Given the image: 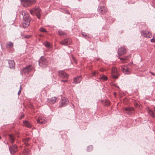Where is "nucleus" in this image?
Returning <instances> with one entry per match:
<instances>
[{
	"label": "nucleus",
	"mask_w": 155,
	"mask_h": 155,
	"mask_svg": "<svg viewBox=\"0 0 155 155\" xmlns=\"http://www.w3.org/2000/svg\"><path fill=\"white\" fill-rule=\"evenodd\" d=\"M22 15H23L22 25L24 28L28 27L30 25V19L28 13L25 12H22Z\"/></svg>",
	"instance_id": "1"
},
{
	"label": "nucleus",
	"mask_w": 155,
	"mask_h": 155,
	"mask_svg": "<svg viewBox=\"0 0 155 155\" xmlns=\"http://www.w3.org/2000/svg\"><path fill=\"white\" fill-rule=\"evenodd\" d=\"M33 67L32 65H28L26 67L23 68L21 71V74L22 75L24 74H27L31 71V70L33 69Z\"/></svg>",
	"instance_id": "2"
},
{
	"label": "nucleus",
	"mask_w": 155,
	"mask_h": 155,
	"mask_svg": "<svg viewBox=\"0 0 155 155\" xmlns=\"http://www.w3.org/2000/svg\"><path fill=\"white\" fill-rule=\"evenodd\" d=\"M30 12L31 15H33V13H34L38 19L40 18L41 10L39 8L35 7L33 8L30 11Z\"/></svg>",
	"instance_id": "3"
},
{
	"label": "nucleus",
	"mask_w": 155,
	"mask_h": 155,
	"mask_svg": "<svg viewBox=\"0 0 155 155\" xmlns=\"http://www.w3.org/2000/svg\"><path fill=\"white\" fill-rule=\"evenodd\" d=\"M38 63L39 66L43 68L45 67L48 64V62L47 60L43 57L41 58L39 61Z\"/></svg>",
	"instance_id": "4"
},
{
	"label": "nucleus",
	"mask_w": 155,
	"mask_h": 155,
	"mask_svg": "<svg viewBox=\"0 0 155 155\" xmlns=\"http://www.w3.org/2000/svg\"><path fill=\"white\" fill-rule=\"evenodd\" d=\"M22 5L25 7L29 6L33 4L35 0H21Z\"/></svg>",
	"instance_id": "5"
},
{
	"label": "nucleus",
	"mask_w": 155,
	"mask_h": 155,
	"mask_svg": "<svg viewBox=\"0 0 155 155\" xmlns=\"http://www.w3.org/2000/svg\"><path fill=\"white\" fill-rule=\"evenodd\" d=\"M121 70L125 74H129L131 73V68H130L127 67L126 66H122L121 67Z\"/></svg>",
	"instance_id": "6"
},
{
	"label": "nucleus",
	"mask_w": 155,
	"mask_h": 155,
	"mask_svg": "<svg viewBox=\"0 0 155 155\" xmlns=\"http://www.w3.org/2000/svg\"><path fill=\"white\" fill-rule=\"evenodd\" d=\"M10 152L11 154H14L17 151V147L15 144L9 147Z\"/></svg>",
	"instance_id": "7"
},
{
	"label": "nucleus",
	"mask_w": 155,
	"mask_h": 155,
	"mask_svg": "<svg viewBox=\"0 0 155 155\" xmlns=\"http://www.w3.org/2000/svg\"><path fill=\"white\" fill-rule=\"evenodd\" d=\"M68 99L65 97L62 98L60 102V106L63 107L65 106L68 104Z\"/></svg>",
	"instance_id": "8"
},
{
	"label": "nucleus",
	"mask_w": 155,
	"mask_h": 155,
	"mask_svg": "<svg viewBox=\"0 0 155 155\" xmlns=\"http://www.w3.org/2000/svg\"><path fill=\"white\" fill-rule=\"evenodd\" d=\"M71 43V40L70 38L64 39L60 42V44L64 45H68L70 44Z\"/></svg>",
	"instance_id": "9"
},
{
	"label": "nucleus",
	"mask_w": 155,
	"mask_h": 155,
	"mask_svg": "<svg viewBox=\"0 0 155 155\" xmlns=\"http://www.w3.org/2000/svg\"><path fill=\"white\" fill-rule=\"evenodd\" d=\"M141 35L146 38H150L152 36L151 34L147 30H143L141 31Z\"/></svg>",
	"instance_id": "10"
},
{
	"label": "nucleus",
	"mask_w": 155,
	"mask_h": 155,
	"mask_svg": "<svg viewBox=\"0 0 155 155\" xmlns=\"http://www.w3.org/2000/svg\"><path fill=\"white\" fill-rule=\"evenodd\" d=\"M58 74L59 77L62 78L67 79L68 77V75L64 71H59Z\"/></svg>",
	"instance_id": "11"
},
{
	"label": "nucleus",
	"mask_w": 155,
	"mask_h": 155,
	"mask_svg": "<svg viewBox=\"0 0 155 155\" xmlns=\"http://www.w3.org/2000/svg\"><path fill=\"white\" fill-rule=\"evenodd\" d=\"M98 12L100 13L103 14L107 12L106 8L104 6L98 7L97 9Z\"/></svg>",
	"instance_id": "12"
},
{
	"label": "nucleus",
	"mask_w": 155,
	"mask_h": 155,
	"mask_svg": "<svg viewBox=\"0 0 155 155\" xmlns=\"http://www.w3.org/2000/svg\"><path fill=\"white\" fill-rule=\"evenodd\" d=\"M117 52L119 55H124L126 53V48L124 47L120 48L118 49Z\"/></svg>",
	"instance_id": "13"
},
{
	"label": "nucleus",
	"mask_w": 155,
	"mask_h": 155,
	"mask_svg": "<svg viewBox=\"0 0 155 155\" xmlns=\"http://www.w3.org/2000/svg\"><path fill=\"white\" fill-rule=\"evenodd\" d=\"M124 110L127 112L126 113L129 115L132 114L134 113V108L133 107H127L125 108Z\"/></svg>",
	"instance_id": "14"
},
{
	"label": "nucleus",
	"mask_w": 155,
	"mask_h": 155,
	"mask_svg": "<svg viewBox=\"0 0 155 155\" xmlns=\"http://www.w3.org/2000/svg\"><path fill=\"white\" fill-rule=\"evenodd\" d=\"M37 123L38 124H43L46 123V121L44 117L41 116H39L37 119Z\"/></svg>",
	"instance_id": "15"
},
{
	"label": "nucleus",
	"mask_w": 155,
	"mask_h": 155,
	"mask_svg": "<svg viewBox=\"0 0 155 155\" xmlns=\"http://www.w3.org/2000/svg\"><path fill=\"white\" fill-rule=\"evenodd\" d=\"M8 63L9 64V66L11 69H14L15 68V64L14 61L13 60H8Z\"/></svg>",
	"instance_id": "16"
},
{
	"label": "nucleus",
	"mask_w": 155,
	"mask_h": 155,
	"mask_svg": "<svg viewBox=\"0 0 155 155\" xmlns=\"http://www.w3.org/2000/svg\"><path fill=\"white\" fill-rule=\"evenodd\" d=\"M82 79L81 76H79L74 78V83L75 84H78L81 81Z\"/></svg>",
	"instance_id": "17"
},
{
	"label": "nucleus",
	"mask_w": 155,
	"mask_h": 155,
	"mask_svg": "<svg viewBox=\"0 0 155 155\" xmlns=\"http://www.w3.org/2000/svg\"><path fill=\"white\" fill-rule=\"evenodd\" d=\"M23 123L24 125L28 127L31 128L32 127V125L31 124L29 123V122L27 121H23Z\"/></svg>",
	"instance_id": "18"
},
{
	"label": "nucleus",
	"mask_w": 155,
	"mask_h": 155,
	"mask_svg": "<svg viewBox=\"0 0 155 155\" xmlns=\"http://www.w3.org/2000/svg\"><path fill=\"white\" fill-rule=\"evenodd\" d=\"M9 140L11 143H14V140H15V138L14 136L12 134L9 135Z\"/></svg>",
	"instance_id": "19"
},
{
	"label": "nucleus",
	"mask_w": 155,
	"mask_h": 155,
	"mask_svg": "<svg viewBox=\"0 0 155 155\" xmlns=\"http://www.w3.org/2000/svg\"><path fill=\"white\" fill-rule=\"evenodd\" d=\"M119 58L122 60V62L124 63L127 62L128 60V57H123L122 58Z\"/></svg>",
	"instance_id": "20"
},
{
	"label": "nucleus",
	"mask_w": 155,
	"mask_h": 155,
	"mask_svg": "<svg viewBox=\"0 0 155 155\" xmlns=\"http://www.w3.org/2000/svg\"><path fill=\"white\" fill-rule=\"evenodd\" d=\"M30 140L29 137L23 139V141L26 146H28L29 145V144L27 143V142H28Z\"/></svg>",
	"instance_id": "21"
},
{
	"label": "nucleus",
	"mask_w": 155,
	"mask_h": 155,
	"mask_svg": "<svg viewBox=\"0 0 155 155\" xmlns=\"http://www.w3.org/2000/svg\"><path fill=\"white\" fill-rule=\"evenodd\" d=\"M57 98L55 97H54L51 98L50 101V102L52 104H54L55 103L56 101Z\"/></svg>",
	"instance_id": "22"
},
{
	"label": "nucleus",
	"mask_w": 155,
	"mask_h": 155,
	"mask_svg": "<svg viewBox=\"0 0 155 155\" xmlns=\"http://www.w3.org/2000/svg\"><path fill=\"white\" fill-rule=\"evenodd\" d=\"M147 112L150 116L153 117H154V115L153 111L150 109H148L147 110Z\"/></svg>",
	"instance_id": "23"
},
{
	"label": "nucleus",
	"mask_w": 155,
	"mask_h": 155,
	"mask_svg": "<svg viewBox=\"0 0 155 155\" xmlns=\"http://www.w3.org/2000/svg\"><path fill=\"white\" fill-rule=\"evenodd\" d=\"M6 47L8 48H12L13 47V43L11 42H9L7 43Z\"/></svg>",
	"instance_id": "24"
},
{
	"label": "nucleus",
	"mask_w": 155,
	"mask_h": 155,
	"mask_svg": "<svg viewBox=\"0 0 155 155\" xmlns=\"http://www.w3.org/2000/svg\"><path fill=\"white\" fill-rule=\"evenodd\" d=\"M99 79L103 81H106L107 80V78L106 76L104 75L100 77Z\"/></svg>",
	"instance_id": "25"
},
{
	"label": "nucleus",
	"mask_w": 155,
	"mask_h": 155,
	"mask_svg": "<svg viewBox=\"0 0 155 155\" xmlns=\"http://www.w3.org/2000/svg\"><path fill=\"white\" fill-rule=\"evenodd\" d=\"M43 44L46 48H51V45L48 42H46Z\"/></svg>",
	"instance_id": "26"
},
{
	"label": "nucleus",
	"mask_w": 155,
	"mask_h": 155,
	"mask_svg": "<svg viewBox=\"0 0 155 155\" xmlns=\"http://www.w3.org/2000/svg\"><path fill=\"white\" fill-rule=\"evenodd\" d=\"M82 35H83V36L86 38H88L89 37L88 35V34L86 33L85 32H82Z\"/></svg>",
	"instance_id": "27"
},
{
	"label": "nucleus",
	"mask_w": 155,
	"mask_h": 155,
	"mask_svg": "<svg viewBox=\"0 0 155 155\" xmlns=\"http://www.w3.org/2000/svg\"><path fill=\"white\" fill-rule=\"evenodd\" d=\"M58 32L59 35H66V34L65 33L64 31H62V30H59Z\"/></svg>",
	"instance_id": "28"
},
{
	"label": "nucleus",
	"mask_w": 155,
	"mask_h": 155,
	"mask_svg": "<svg viewBox=\"0 0 155 155\" xmlns=\"http://www.w3.org/2000/svg\"><path fill=\"white\" fill-rule=\"evenodd\" d=\"M93 149V146L92 145L88 146L87 147V150L88 152L90 151Z\"/></svg>",
	"instance_id": "29"
},
{
	"label": "nucleus",
	"mask_w": 155,
	"mask_h": 155,
	"mask_svg": "<svg viewBox=\"0 0 155 155\" xmlns=\"http://www.w3.org/2000/svg\"><path fill=\"white\" fill-rule=\"evenodd\" d=\"M39 30L42 32H47V31L43 27H41L39 29Z\"/></svg>",
	"instance_id": "30"
},
{
	"label": "nucleus",
	"mask_w": 155,
	"mask_h": 155,
	"mask_svg": "<svg viewBox=\"0 0 155 155\" xmlns=\"http://www.w3.org/2000/svg\"><path fill=\"white\" fill-rule=\"evenodd\" d=\"M112 73H114V74H116L117 72V69L116 68H113L112 70Z\"/></svg>",
	"instance_id": "31"
},
{
	"label": "nucleus",
	"mask_w": 155,
	"mask_h": 155,
	"mask_svg": "<svg viewBox=\"0 0 155 155\" xmlns=\"http://www.w3.org/2000/svg\"><path fill=\"white\" fill-rule=\"evenodd\" d=\"M21 85L20 86V89L18 91V95H19L21 93Z\"/></svg>",
	"instance_id": "32"
},
{
	"label": "nucleus",
	"mask_w": 155,
	"mask_h": 155,
	"mask_svg": "<svg viewBox=\"0 0 155 155\" xmlns=\"http://www.w3.org/2000/svg\"><path fill=\"white\" fill-rule=\"evenodd\" d=\"M106 105L107 106H109L110 105V102L108 100L106 101H105Z\"/></svg>",
	"instance_id": "33"
},
{
	"label": "nucleus",
	"mask_w": 155,
	"mask_h": 155,
	"mask_svg": "<svg viewBox=\"0 0 155 155\" xmlns=\"http://www.w3.org/2000/svg\"><path fill=\"white\" fill-rule=\"evenodd\" d=\"M71 57H72V59L73 60V61L76 64L77 63L76 60L75 59V58L72 55H71Z\"/></svg>",
	"instance_id": "34"
},
{
	"label": "nucleus",
	"mask_w": 155,
	"mask_h": 155,
	"mask_svg": "<svg viewBox=\"0 0 155 155\" xmlns=\"http://www.w3.org/2000/svg\"><path fill=\"white\" fill-rule=\"evenodd\" d=\"M71 57H72V59L73 60V61L76 64L77 63L76 60L75 59V58L72 55H71Z\"/></svg>",
	"instance_id": "35"
},
{
	"label": "nucleus",
	"mask_w": 155,
	"mask_h": 155,
	"mask_svg": "<svg viewBox=\"0 0 155 155\" xmlns=\"http://www.w3.org/2000/svg\"><path fill=\"white\" fill-rule=\"evenodd\" d=\"M150 41L152 42L155 43V39H154L153 38L151 39Z\"/></svg>",
	"instance_id": "36"
},
{
	"label": "nucleus",
	"mask_w": 155,
	"mask_h": 155,
	"mask_svg": "<svg viewBox=\"0 0 155 155\" xmlns=\"http://www.w3.org/2000/svg\"><path fill=\"white\" fill-rule=\"evenodd\" d=\"M61 82H66L67 81V80H61Z\"/></svg>",
	"instance_id": "37"
},
{
	"label": "nucleus",
	"mask_w": 155,
	"mask_h": 155,
	"mask_svg": "<svg viewBox=\"0 0 155 155\" xmlns=\"http://www.w3.org/2000/svg\"><path fill=\"white\" fill-rule=\"evenodd\" d=\"M113 77L114 78L116 79L117 78L118 76L116 75H113Z\"/></svg>",
	"instance_id": "38"
},
{
	"label": "nucleus",
	"mask_w": 155,
	"mask_h": 155,
	"mask_svg": "<svg viewBox=\"0 0 155 155\" xmlns=\"http://www.w3.org/2000/svg\"><path fill=\"white\" fill-rule=\"evenodd\" d=\"M96 72H93L92 73V75L93 76H95L96 74Z\"/></svg>",
	"instance_id": "39"
},
{
	"label": "nucleus",
	"mask_w": 155,
	"mask_h": 155,
	"mask_svg": "<svg viewBox=\"0 0 155 155\" xmlns=\"http://www.w3.org/2000/svg\"><path fill=\"white\" fill-rule=\"evenodd\" d=\"M150 73L153 75H155V74L154 73H153L152 72H150Z\"/></svg>",
	"instance_id": "40"
},
{
	"label": "nucleus",
	"mask_w": 155,
	"mask_h": 155,
	"mask_svg": "<svg viewBox=\"0 0 155 155\" xmlns=\"http://www.w3.org/2000/svg\"><path fill=\"white\" fill-rule=\"evenodd\" d=\"M66 12H67V14H70L69 12L68 11H67Z\"/></svg>",
	"instance_id": "41"
},
{
	"label": "nucleus",
	"mask_w": 155,
	"mask_h": 155,
	"mask_svg": "<svg viewBox=\"0 0 155 155\" xmlns=\"http://www.w3.org/2000/svg\"><path fill=\"white\" fill-rule=\"evenodd\" d=\"M26 38H29V37H28H28H26Z\"/></svg>",
	"instance_id": "42"
},
{
	"label": "nucleus",
	"mask_w": 155,
	"mask_h": 155,
	"mask_svg": "<svg viewBox=\"0 0 155 155\" xmlns=\"http://www.w3.org/2000/svg\"><path fill=\"white\" fill-rule=\"evenodd\" d=\"M1 137H0V139H1Z\"/></svg>",
	"instance_id": "43"
},
{
	"label": "nucleus",
	"mask_w": 155,
	"mask_h": 155,
	"mask_svg": "<svg viewBox=\"0 0 155 155\" xmlns=\"http://www.w3.org/2000/svg\"><path fill=\"white\" fill-rule=\"evenodd\" d=\"M154 37H155V35L154 36Z\"/></svg>",
	"instance_id": "44"
},
{
	"label": "nucleus",
	"mask_w": 155,
	"mask_h": 155,
	"mask_svg": "<svg viewBox=\"0 0 155 155\" xmlns=\"http://www.w3.org/2000/svg\"><path fill=\"white\" fill-rule=\"evenodd\" d=\"M154 109L155 110V107H154Z\"/></svg>",
	"instance_id": "45"
},
{
	"label": "nucleus",
	"mask_w": 155,
	"mask_h": 155,
	"mask_svg": "<svg viewBox=\"0 0 155 155\" xmlns=\"http://www.w3.org/2000/svg\"><path fill=\"white\" fill-rule=\"evenodd\" d=\"M154 47H155V45H154Z\"/></svg>",
	"instance_id": "46"
}]
</instances>
